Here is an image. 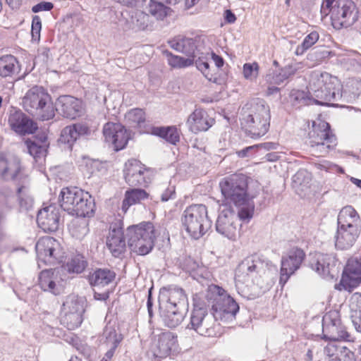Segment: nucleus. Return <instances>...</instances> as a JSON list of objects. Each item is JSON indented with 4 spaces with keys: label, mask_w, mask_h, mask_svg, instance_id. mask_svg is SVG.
<instances>
[{
    "label": "nucleus",
    "mask_w": 361,
    "mask_h": 361,
    "mask_svg": "<svg viewBox=\"0 0 361 361\" xmlns=\"http://www.w3.org/2000/svg\"><path fill=\"white\" fill-rule=\"evenodd\" d=\"M126 234L123 231V221L116 219L109 224V234L106 237V246L114 257H121L126 252Z\"/></svg>",
    "instance_id": "obj_12"
},
{
    "label": "nucleus",
    "mask_w": 361,
    "mask_h": 361,
    "mask_svg": "<svg viewBox=\"0 0 361 361\" xmlns=\"http://www.w3.org/2000/svg\"><path fill=\"white\" fill-rule=\"evenodd\" d=\"M278 269L263 256L253 254L244 258L235 272V282L244 283L251 281L261 288H269L274 283Z\"/></svg>",
    "instance_id": "obj_1"
},
{
    "label": "nucleus",
    "mask_w": 361,
    "mask_h": 361,
    "mask_svg": "<svg viewBox=\"0 0 361 361\" xmlns=\"http://www.w3.org/2000/svg\"><path fill=\"white\" fill-rule=\"evenodd\" d=\"M59 247V243L54 238L50 236L40 238L35 245L38 262L55 264L57 262L56 250Z\"/></svg>",
    "instance_id": "obj_20"
},
{
    "label": "nucleus",
    "mask_w": 361,
    "mask_h": 361,
    "mask_svg": "<svg viewBox=\"0 0 361 361\" xmlns=\"http://www.w3.org/2000/svg\"><path fill=\"white\" fill-rule=\"evenodd\" d=\"M205 298L208 307H211L210 313L216 321L232 320L239 310V306L234 299L217 285H208Z\"/></svg>",
    "instance_id": "obj_6"
},
{
    "label": "nucleus",
    "mask_w": 361,
    "mask_h": 361,
    "mask_svg": "<svg viewBox=\"0 0 361 361\" xmlns=\"http://www.w3.org/2000/svg\"><path fill=\"white\" fill-rule=\"evenodd\" d=\"M265 80L269 84L280 85L286 80V78L282 77L281 71L279 73L272 71L267 74Z\"/></svg>",
    "instance_id": "obj_57"
},
{
    "label": "nucleus",
    "mask_w": 361,
    "mask_h": 361,
    "mask_svg": "<svg viewBox=\"0 0 361 361\" xmlns=\"http://www.w3.org/2000/svg\"><path fill=\"white\" fill-rule=\"evenodd\" d=\"M20 65L18 59L11 54L3 55L0 57V76L2 78L13 77L19 73Z\"/></svg>",
    "instance_id": "obj_33"
},
{
    "label": "nucleus",
    "mask_w": 361,
    "mask_h": 361,
    "mask_svg": "<svg viewBox=\"0 0 361 361\" xmlns=\"http://www.w3.org/2000/svg\"><path fill=\"white\" fill-rule=\"evenodd\" d=\"M361 283V259L357 257L349 259L343 269L339 286L343 289L351 291Z\"/></svg>",
    "instance_id": "obj_22"
},
{
    "label": "nucleus",
    "mask_w": 361,
    "mask_h": 361,
    "mask_svg": "<svg viewBox=\"0 0 361 361\" xmlns=\"http://www.w3.org/2000/svg\"><path fill=\"white\" fill-rule=\"evenodd\" d=\"M336 262L334 254L316 253L312 258L310 266L322 278L332 279L336 273Z\"/></svg>",
    "instance_id": "obj_19"
},
{
    "label": "nucleus",
    "mask_w": 361,
    "mask_h": 361,
    "mask_svg": "<svg viewBox=\"0 0 361 361\" xmlns=\"http://www.w3.org/2000/svg\"><path fill=\"white\" fill-rule=\"evenodd\" d=\"M56 276L52 269L42 270L38 277V285L44 291L51 293L54 295L59 294L56 283Z\"/></svg>",
    "instance_id": "obj_34"
},
{
    "label": "nucleus",
    "mask_w": 361,
    "mask_h": 361,
    "mask_svg": "<svg viewBox=\"0 0 361 361\" xmlns=\"http://www.w3.org/2000/svg\"><path fill=\"white\" fill-rule=\"evenodd\" d=\"M203 322V312L192 311L190 315V322L188 324V328L193 329L198 334L202 335V333L199 331L202 327Z\"/></svg>",
    "instance_id": "obj_53"
},
{
    "label": "nucleus",
    "mask_w": 361,
    "mask_h": 361,
    "mask_svg": "<svg viewBox=\"0 0 361 361\" xmlns=\"http://www.w3.org/2000/svg\"><path fill=\"white\" fill-rule=\"evenodd\" d=\"M228 208L224 210L219 216L216 224V231L226 237L231 238L235 229L233 220L238 216L233 209L229 207L231 204H224Z\"/></svg>",
    "instance_id": "obj_26"
},
{
    "label": "nucleus",
    "mask_w": 361,
    "mask_h": 361,
    "mask_svg": "<svg viewBox=\"0 0 361 361\" xmlns=\"http://www.w3.org/2000/svg\"><path fill=\"white\" fill-rule=\"evenodd\" d=\"M302 68V64L300 63H292L288 64L281 69L282 73V77L286 78V80L290 76L295 75L300 69Z\"/></svg>",
    "instance_id": "obj_55"
},
{
    "label": "nucleus",
    "mask_w": 361,
    "mask_h": 361,
    "mask_svg": "<svg viewBox=\"0 0 361 361\" xmlns=\"http://www.w3.org/2000/svg\"><path fill=\"white\" fill-rule=\"evenodd\" d=\"M317 167L320 170H324L327 172L344 173V170L341 167L329 161H323L322 162L317 164Z\"/></svg>",
    "instance_id": "obj_56"
},
{
    "label": "nucleus",
    "mask_w": 361,
    "mask_h": 361,
    "mask_svg": "<svg viewBox=\"0 0 361 361\" xmlns=\"http://www.w3.org/2000/svg\"><path fill=\"white\" fill-rule=\"evenodd\" d=\"M305 257V254L302 250L294 247L288 252L287 256L282 257L279 278V283L282 287L290 276L300 268Z\"/></svg>",
    "instance_id": "obj_16"
},
{
    "label": "nucleus",
    "mask_w": 361,
    "mask_h": 361,
    "mask_svg": "<svg viewBox=\"0 0 361 361\" xmlns=\"http://www.w3.org/2000/svg\"><path fill=\"white\" fill-rule=\"evenodd\" d=\"M114 271L108 268H96L87 275V279L91 287H104L112 283L116 278Z\"/></svg>",
    "instance_id": "obj_28"
},
{
    "label": "nucleus",
    "mask_w": 361,
    "mask_h": 361,
    "mask_svg": "<svg viewBox=\"0 0 361 361\" xmlns=\"http://www.w3.org/2000/svg\"><path fill=\"white\" fill-rule=\"evenodd\" d=\"M51 96L42 87L34 86L30 89L23 97V105L27 111H33L50 102Z\"/></svg>",
    "instance_id": "obj_24"
},
{
    "label": "nucleus",
    "mask_w": 361,
    "mask_h": 361,
    "mask_svg": "<svg viewBox=\"0 0 361 361\" xmlns=\"http://www.w3.org/2000/svg\"><path fill=\"white\" fill-rule=\"evenodd\" d=\"M55 110L63 118L75 120L82 114V102L71 95H60L56 99Z\"/></svg>",
    "instance_id": "obj_17"
},
{
    "label": "nucleus",
    "mask_w": 361,
    "mask_h": 361,
    "mask_svg": "<svg viewBox=\"0 0 361 361\" xmlns=\"http://www.w3.org/2000/svg\"><path fill=\"white\" fill-rule=\"evenodd\" d=\"M358 235L359 231L338 227L335 245L339 250H348L354 245Z\"/></svg>",
    "instance_id": "obj_32"
},
{
    "label": "nucleus",
    "mask_w": 361,
    "mask_h": 361,
    "mask_svg": "<svg viewBox=\"0 0 361 361\" xmlns=\"http://www.w3.org/2000/svg\"><path fill=\"white\" fill-rule=\"evenodd\" d=\"M92 133V130L85 122H76L63 128L61 131L58 142L60 145L72 150L74 144L80 139H87Z\"/></svg>",
    "instance_id": "obj_13"
},
{
    "label": "nucleus",
    "mask_w": 361,
    "mask_h": 361,
    "mask_svg": "<svg viewBox=\"0 0 361 361\" xmlns=\"http://www.w3.org/2000/svg\"><path fill=\"white\" fill-rule=\"evenodd\" d=\"M37 223L45 233H54L58 231L60 225L59 209L51 204L37 212Z\"/></svg>",
    "instance_id": "obj_23"
},
{
    "label": "nucleus",
    "mask_w": 361,
    "mask_h": 361,
    "mask_svg": "<svg viewBox=\"0 0 361 361\" xmlns=\"http://www.w3.org/2000/svg\"><path fill=\"white\" fill-rule=\"evenodd\" d=\"M54 7V4L51 1H42L34 5L31 11L32 13H37L42 11H50Z\"/></svg>",
    "instance_id": "obj_58"
},
{
    "label": "nucleus",
    "mask_w": 361,
    "mask_h": 361,
    "mask_svg": "<svg viewBox=\"0 0 361 361\" xmlns=\"http://www.w3.org/2000/svg\"><path fill=\"white\" fill-rule=\"evenodd\" d=\"M335 1L324 0L321 6V14L322 17H326L330 14V10L334 6Z\"/></svg>",
    "instance_id": "obj_64"
},
{
    "label": "nucleus",
    "mask_w": 361,
    "mask_h": 361,
    "mask_svg": "<svg viewBox=\"0 0 361 361\" xmlns=\"http://www.w3.org/2000/svg\"><path fill=\"white\" fill-rule=\"evenodd\" d=\"M185 269L190 276L200 284L203 282V263L189 257L185 261Z\"/></svg>",
    "instance_id": "obj_39"
},
{
    "label": "nucleus",
    "mask_w": 361,
    "mask_h": 361,
    "mask_svg": "<svg viewBox=\"0 0 361 361\" xmlns=\"http://www.w3.org/2000/svg\"><path fill=\"white\" fill-rule=\"evenodd\" d=\"M125 192L124 198L122 201L121 209L126 213L132 205L140 203L142 200L147 199L149 194L142 187H132Z\"/></svg>",
    "instance_id": "obj_31"
},
{
    "label": "nucleus",
    "mask_w": 361,
    "mask_h": 361,
    "mask_svg": "<svg viewBox=\"0 0 361 361\" xmlns=\"http://www.w3.org/2000/svg\"><path fill=\"white\" fill-rule=\"evenodd\" d=\"M126 117L129 121L137 126H141L145 122V111L140 108H135L128 111Z\"/></svg>",
    "instance_id": "obj_51"
},
{
    "label": "nucleus",
    "mask_w": 361,
    "mask_h": 361,
    "mask_svg": "<svg viewBox=\"0 0 361 361\" xmlns=\"http://www.w3.org/2000/svg\"><path fill=\"white\" fill-rule=\"evenodd\" d=\"M270 109L263 99H256L251 104L250 111L242 118V125L252 138L264 135L270 126Z\"/></svg>",
    "instance_id": "obj_7"
},
{
    "label": "nucleus",
    "mask_w": 361,
    "mask_h": 361,
    "mask_svg": "<svg viewBox=\"0 0 361 361\" xmlns=\"http://www.w3.org/2000/svg\"><path fill=\"white\" fill-rule=\"evenodd\" d=\"M259 66L257 63H246L243 65V73L246 80L253 81L259 74Z\"/></svg>",
    "instance_id": "obj_52"
},
{
    "label": "nucleus",
    "mask_w": 361,
    "mask_h": 361,
    "mask_svg": "<svg viewBox=\"0 0 361 361\" xmlns=\"http://www.w3.org/2000/svg\"><path fill=\"white\" fill-rule=\"evenodd\" d=\"M20 171V166L18 163L15 169L13 170L11 166L8 164L6 156L3 154H0V178L4 180H14L18 176Z\"/></svg>",
    "instance_id": "obj_38"
},
{
    "label": "nucleus",
    "mask_w": 361,
    "mask_h": 361,
    "mask_svg": "<svg viewBox=\"0 0 361 361\" xmlns=\"http://www.w3.org/2000/svg\"><path fill=\"white\" fill-rule=\"evenodd\" d=\"M350 319L355 329L361 334V293H355L350 298Z\"/></svg>",
    "instance_id": "obj_35"
},
{
    "label": "nucleus",
    "mask_w": 361,
    "mask_h": 361,
    "mask_svg": "<svg viewBox=\"0 0 361 361\" xmlns=\"http://www.w3.org/2000/svg\"><path fill=\"white\" fill-rule=\"evenodd\" d=\"M103 135L106 142L111 143L116 152L123 149L130 138L126 128L119 123H106L103 128Z\"/></svg>",
    "instance_id": "obj_18"
},
{
    "label": "nucleus",
    "mask_w": 361,
    "mask_h": 361,
    "mask_svg": "<svg viewBox=\"0 0 361 361\" xmlns=\"http://www.w3.org/2000/svg\"><path fill=\"white\" fill-rule=\"evenodd\" d=\"M147 173L148 171H140L133 174L131 178H126L125 180L130 187H147L151 181Z\"/></svg>",
    "instance_id": "obj_43"
},
{
    "label": "nucleus",
    "mask_w": 361,
    "mask_h": 361,
    "mask_svg": "<svg viewBox=\"0 0 361 361\" xmlns=\"http://www.w3.org/2000/svg\"><path fill=\"white\" fill-rule=\"evenodd\" d=\"M128 245L132 252L145 256L152 252L154 247L155 230L150 221H143L127 228Z\"/></svg>",
    "instance_id": "obj_8"
},
{
    "label": "nucleus",
    "mask_w": 361,
    "mask_h": 361,
    "mask_svg": "<svg viewBox=\"0 0 361 361\" xmlns=\"http://www.w3.org/2000/svg\"><path fill=\"white\" fill-rule=\"evenodd\" d=\"M290 99L292 104L298 108L315 103L314 97L312 95L310 96L305 92L298 90H293L290 92Z\"/></svg>",
    "instance_id": "obj_40"
},
{
    "label": "nucleus",
    "mask_w": 361,
    "mask_h": 361,
    "mask_svg": "<svg viewBox=\"0 0 361 361\" xmlns=\"http://www.w3.org/2000/svg\"><path fill=\"white\" fill-rule=\"evenodd\" d=\"M148 16L143 13H139L133 17V23L135 24L139 30H144L147 27Z\"/></svg>",
    "instance_id": "obj_59"
},
{
    "label": "nucleus",
    "mask_w": 361,
    "mask_h": 361,
    "mask_svg": "<svg viewBox=\"0 0 361 361\" xmlns=\"http://www.w3.org/2000/svg\"><path fill=\"white\" fill-rule=\"evenodd\" d=\"M63 309L66 312H69L74 314H79L83 315L85 309L83 302L80 301L75 297H68L63 303Z\"/></svg>",
    "instance_id": "obj_47"
},
{
    "label": "nucleus",
    "mask_w": 361,
    "mask_h": 361,
    "mask_svg": "<svg viewBox=\"0 0 361 361\" xmlns=\"http://www.w3.org/2000/svg\"><path fill=\"white\" fill-rule=\"evenodd\" d=\"M83 320L82 315L66 312L61 318V324L68 330H74L80 326Z\"/></svg>",
    "instance_id": "obj_46"
},
{
    "label": "nucleus",
    "mask_w": 361,
    "mask_h": 361,
    "mask_svg": "<svg viewBox=\"0 0 361 361\" xmlns=\"http://www.w3.org/2000/svg\"><path fill=\"white\" fill-rule=\"evenodd\" d=\"M203 204H192L184 212L183 225L190 237L197 240L203 236V223L201 212Z\"/></svg>",
    "instance_id": "obj_15"
},
{
    "label": "nucleus",
    "mask_w": 361,
    "mask_h": 361,
    "mask_svg": "<svg viewBox=\"0 0 361 361\" xmlns=\"http://www.w3.org/2000/svg\"><path fill=\"white\" fill-rule=\"evenodd\" d=\"M56 112L55 104H53L51 99L50 102H46L44 105H42L35 110L38 118L42 121L53 119Z\"/></svg>",
    "instance_id": "obj_45"
},
{
    "label": "nucleus",
    "mask_w": 361,
    "mask_h": 361,
    "mask_svg": "<svg viewBox=\"0 0 361 361\" xmlns=\"http://www.w3.org/2000/svg\"><path fill=\"white\" fill-rule=\"evenodd\" d=\"M42 30V20L39 16H33L31 25L32 41L39 42Z\"/></svg>",
    "instance_id": "obj_54"
},
{
    "label": "nucleus",
    "mask_w": 361,
    "mask_h": 361,
    "mask_svg": "<svg viewBox=\"0 0 361 361\" xmlns=\"http://www.w3.org/2000/svg\"><path fill=\"white\" fill-rule=\"evenodd\" d=\"M219 186L224 197L234 203L238 217L243 221H249L254 214L255 203L247 193V176L233 174L221 181Z\"/></svg>",
    "instance_id": "obj_3"
},
{
    "label": "nucleus",
    "mask_w": 361,
    "mask_h": 361,
    "mask_svg": "<svg viewBox=\"0 0 361 361\" xmlns=\"http://www.w3.org/2000/svg\"><path fill=\"white\" fill-rule=\"evenodd\" d=\"M24 188L20 186L17 189L19 206L21 211H29L33 207L34 200L31 195L23 191Z\"/></svg>",
    "instance_id": "obj_48"
},
{
    "label": "nucleus",
    "mask_w": 361,
    "mask_h": 361,
    "mask_svg": "<svg viewBox=\"0 0 361 361\" xmlns=\"http://www.w3.org/2000/svg\"><path fill=\"white\" fill-rule=\"evenodd\" d=\"M308 93L314 97L315 104L343 106L336 102H345V92L339 80L326 72L313 71L310 75Z\"/></svg>",
    "instance_id": "obj_2"
},
{
    "label": "nucleus",
    "mask_w": 361,
    "mask_h": 361,
    "mask_svg": "<svg viewBox=\"0 0 361 361\" xmlns=\"http://www.w3.org/2000/svg\"><path fill=\"white\" fill-rule=\"evenodd\" d=\"M151 134L171 145H176L180 139V130L176 126H152Z\"/></svg>",
    "instance_id": "obj_29"
},
{
    "label": "nucleus",
    "mask_w": 361,
    "mask_h": 361,
    "mask_svg": "<svg viewBox=\"0 0 361 361\" xmlns=\"http://www.w3.org/2000/svg\"><path fill=\"white\" fill-rule=\"evenodd\" d=\"M102 337L104 339V344L108 348V350L105 353L106 357L112 358L116 349L123 341V336L121 333L117 332L114 327L106 326L104 329Z\"/></svg>",
    "instance_id": "obj_30"
},
{
    "label": "nucleus",
    "mask_w": 361,
    "mask_h": 361,
    "mask_svg": "<svg viewBox=\"0 0 361 361\" xmlns=\"http://www.w3.org/2000/svg\"><path fill=\"white\" fill-rule=\"evenodd\" d=\"M165 54L167 56L168 63L173 68H186L193 63V59L190 58H184L183 56L173 54L169 51H166Z\"/></svg>",
    "instance_id": "obj_44"
},
{
    "label": "nucleus",
    "mask_w": 361,
    "mask_h": 361,
    "mask_svg": "<svg viewBox=\"0 0 361 361\" xmlns=\"http://www.w3.org/2000/svg\"><path fill=\"white\" fill-rule=\"evenodd\" d=\"M25 144L27 147L28 153L34 158H39L47 151V147L40 145V143H38L37 141H32L30 139L26 140L25 141Z\"/></svg>",
    "instance_id": "obj_50"
},
{
    "label": "nucleus",
    "mask_w": 361,
    "mask_h": 361,
    "mask_svg": "<svg viewBox=\"0 0 361 361\" xmlns=\"http://www.w3.org/2000/svg\"><path fill=\"white\" fill-rule=\"evenodd\" d=\"M169 43L172 49L185 54L194 61L200 52L199 47L203 44V39L201 35H197L193 38L178 35L170 40Z\"/></svg>",
    "instance_id": "obj_21"
},
{
    "label": "nucleus",
    "mask_w": 361,
    "mask_h": 361,
    "mask_svg": "<svg viewBox=\"0 0 361 361\" xmlns=\"http://www.w3.org/2000/svg\"><path fill=\"white\" fill-rule=\"evenodd\" d=\"M360 223V215L352 206L344 207L338 215V228L359 231Z\"/></svg>",
    "instance_id": "obj_27"
},
{
    "label": "nucleus",
    "mask_w": 361,
    "mask_h": 361,
    "mask_svg": "<svg viewBox=\"0 0 361 361\" xmlns=\"http://www.w3.org/2000/svg\"><path fill=\"white\" fill-rule=\"evenodd\" d=\"M8 123L11 130L20 136L33 135L38 130L37 123L32 118L13 106L9 110Z\"/></svg>",
    "instance_id": "obj_11"
},
{
    "label": "nucleus",
    "mask_w": 361,
    "mask_h": 361,
    "mask_svg": "<svg viewBox=\"0 0 361 361\" xmlns=\"http://www.w3.org/2000/svg\"><path fill=\"white\" fill-rule=\"evenodd\" d=\"M192 311L203 312V293H197L192 296Z\"/></svg>",
    "instance_id": "obj_60"
},
{
    "label": "nucleus",
    "mask_w": 361,
    "mask_h": 361,
    "mask_svg": "<svg viewBox=\"0 0 361 361\" xmlns=\"http://www.w3.org/2000/svg\"><path fill=\"white\" fill-rule=\"evenodd\" d=\"M307 144L311 152L317 156H324L337 145L335 135L330 125L322 120L313 121L312 129L309 132Z\"/></svg>",
    "instance_id": "obj_9"
},
{
    "label": "nucleus",
    "mask_w": 361,
    "mask_h": 361,
    "mask_svg": "<svg viewBox=\"0 0 361 361\" xmlns=\"http://www.w3.org/2000/svg\"><path fill=\"white\" fill-rule=\"evenodd\" d=\"M38 58L44 63H47L51 59L50 49L42 47L38 49Z\"/></svg>",
    "instance_id": "obj_62"
},
{
    "label": "nucleus",
    "mask_w": 361,
    "mask_h": 361,
    "mask_svg": "<svg viewBox=\"0 0 361 361\" xmlns=\"http://www.w3.org/2000/svg\"><path fill=\"white\" fill-rule=\"evenodd\" d=\"M190 130L193 133H197L203 130V109H196L191 114L187 121Z\"/></svg>",
    "instance_id": "obj_41"
},
{
    "label": "nucleus",
    "mask_w": 361,
    "mask_h": 361,
    "mask_svg": "<svg viewBox=\"0 0 361 361\" xmlns=\"http://www.w3.org/2000/svg\"><path fill=\"white\" fill-rule=\"evenodd\" d=\"M358 14L352 0H336L330 10L332 25L337 30L353 25L357 20Z\"/></svg>",
    "instance_id": "obj_10"
},
{
    "label": "nucleus",
    "mask_w": 361,
    "mask_h": 361,
    "mask_svg": "<svg viewBox=\"0 0 361 361\" xmlns=\"http://www.w3.org/2000/svg\"><path fill=\"white\" fill-rule=\"evenodd\" d=\"M88 265L85 256L80 253L72 255L65 264V269L69 274L82 273Z\"/></svg>",
    "instance_id": "obj_37"
},
{
    "label": "nucleus",
    "mask_w": 361,
    "mask_h": 361,
    "mask_svg": "<svg viewBox=\"0 0 361 361\" xmlns=\"http://www.w3.org/2000/svg\"><path fill=\"white\" fill-rule=\"evenodd\" d=\"M351 87V92L354 97H357L361 94V80L352 79L349 82Z\"/></svg>",
    "instance_id": "obj_63"
},
{
    "label": "nucleus",
    "mask_w": 361,
    "mask_h": 361,
    "mask_svg": "<svg viewBox=\"0 0 361 361\" xmlns=\"http://www.w3.org/2000/svg\"><path fill=\"white\" fill-rule=\"evenodd\" d=\"M187 296L184 290L178 286L163 287L160 289L158 303L159 315L169 328L178 326L184 316L181 309L187 305Z\"/></svg>",
    "instance_id": "obj_4"
},
{
    "label": "nucleus",
    "mask_w": 361,
    "mask_h": 361,
    "mask_svg": "<svg viewBox=\"0 0 361 361\" xmlns=\"http://www.w3.org/2000/svg\"><path fill=\"white\" fill-rule=\"evenodd\" d=\"M140 171H149L145 165H143L139 160L131 159L126 162L123 169V176L126 180V178H131L133 174Z\"/></svg>",
    "instance_id": "obj_42"
},
{
    "label": "nucleus",
    "mask_w": 361,
    "mask_h": 361,
    "mask_svg": "<svg viewBox=\"0 0 361 361\" xmlns=\"http://www.w3.org/2000/svg\"><path fill=\"white\" fill-rule=\"evenodd\" d=\"M339 357H331L329 361H356L355 354L345 348Z\"/></svg>",
    "instance_id": "obj_61"
},
{
    "label": "nucleus",
    "mask_w": 361,
    "mask_h": 361,
    "mask_svg": "<svg viewBox=\"0 0 361 361\" xmlns=\"http://www.w3.org/2000/svg\"><path fill=\"white\" fill-rule=\"evenodd\" d=\"M322 333L325 340L354 341V337L346 330L340 319L333 318L332 314H327L323 317Z\"/></svg>",
    "instance_id": "obj_14"
},
{
    "label": "nucleus",
    "mask_w": 361,
    "mask_h": 361,
    "mask_svg": "<svg viewBox=\"0 0 361 361\" xmlns=\"http://www.w3.org/2000/svg\"><path fill=\"white\" fill-rule=\"evenodd\" d=\"M177 336L173 333L167 331L160 334L158 337L154 355L155 357L165 358L169 356L171 352L176 348Z\"/></svg>",
    "instance_id": "obj_25"
},
{
    "label": "nucleus",
    "mask_w": 361,
    "mask_h": 361,
    "mask_svg": "<svg viewBox=\"0 0 361 361\" xmlns=\"http://www.w3.org/2000/svg\"><path fill=\"white\" fill-rule=\"evenodd\" d=\"M59 200L61 209L73 216L86 217L94 214L96 206L94 197L78 187L63 188Z\"/></svg>",
    "instance_id": "obj_5"
},
{
    "label": "nucleus",
    "mask_w": 361,
    "mask_h": 361,
    "mask_svg": "<svg viewBox=\"0 0 361 361\" xmlns=\"http://www.w3.org/2000/svg\"><path fill=\"white\" fill-rule=\"evenodd\" d=\"M319 39V34L313 31L307 35L303 39L301 44L298 45L295 49V54L302 55L308 49L313 46Z\"/></svg>",
    "instance_id": "obj_49"
},
{
    "label": "nucleus",
    "mask_w": 361,
    "mask_h": 361,
    "mask_svg": "<svg viewBox=\"0 0 361 361\" xmlns=\"http://www.w3.org/2000/svg\"><path fill=\"white\" fill-rule=\"evenodd\" d=\"M169 4L161 0H149V12L158 20H163L170 16L173 10L168 6Z\"/></svg>",
    "instance_id": "obj_36"
}]
</instances>
